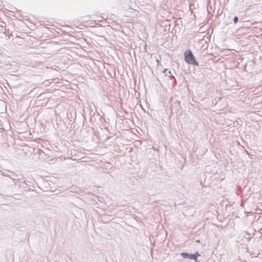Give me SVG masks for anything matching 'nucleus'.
<instances>
[{"mask_svg": "<svg viewBox=\"0 0 262 262\" xmlns=\"http://www.w3.org/2000/svg\"><path fill=\"white\" fill-rule=\"evenodd\" d=\"M234 23H236L238 21V17L237 16H235L234 18Z\"/></svg>", "mask_w": 262, "mask_h": 262, "instance_id": "nucleus-3", "label": "nucleus"}, {"mask_svg": "<svg viewBox=\"0 0 262 262\" xmlns=\"http://www.w3.org/2000/svg\"><path fill=\"white\" fill-rule=\"evenodd\" d=\"M197 242L199 243L200 242V240H198Z\"/></svg>", "mask_w": 262, "mask_h": 262, "instance_id": "nucleus-4", "label": "nucleus"}, {"mask_svg": "<svg viewBox=\"0 0 262 262\" xmlns=\"http://www.w3.org/2000/svg\"><path fill=\"white\" fill-rule=\"evenodd\" d=\"M185 61L188 64L198 66L199 63L196 61L192 52L190 50H186L184 53Z\"/></svg>", "mask_w": 262, "mask_h": 262, "instance_id": "nucleus-1", "label": "nucleus"}, {"mask_svg": "<svg viewBox=\"0 0 262 262\" xmlns=\"http://www.w3.org/2000/svg\"><path fill=\"white\" fill-rule=\"evenodd\" d=\"M181 255L184 258L193 259L194 260H196L198 256H200L198 252L195 253L194 254H190L188 253L183 252L181 253Z\"/></svg>", "mask_w": 262, "mask_h": 262, "instance_id": "nucleus-2", "label": "nucleus"}]
</instances>
